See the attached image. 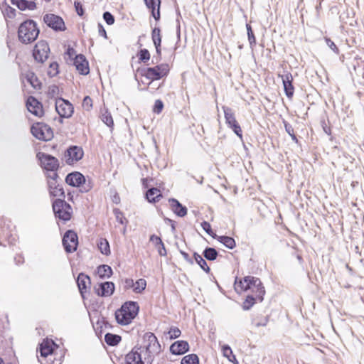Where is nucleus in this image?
Segmentation results:
<instances>
[{"instance_id":"61","label":"nucleus","mask_w":364,"mask_h":364,"mask_svg":"<svg viewBox=\"0 0 364 364\" xmlns=\"http://www.w3.org/2000/svg\"><path fill=\"white\" fill-rule=\"evenodd\" d=\"M146 6L151 11L156 10L155 0H144Z\"/></svg>"},{"instance_id":"34","label":"nucleus","mask_w":364,"mask_h":364,"mask_svg":"<svg viewBox=\"0 0 364 364\" xmlns=\"http://www.w3.org/2000/svg\"><path fill=\"white\" fill-rule=\"evenodd\" d=\"M98 248L100 252L105 255H110V248L108 241L105 238H101L100 242L97 243Z\"/></svg>"},{"instance_id":"52","label":"nucleus","mask_w":364,"mask_h":364,"mask_svg":"<svg viewBox=\"0 0 364 364\" xmlns=\"http://www.w3.org/2000/svg\"><path fill=\"white\" fill-rule=\"evenodd\" d=\"M82 107L83 108L89 111L92 107V100L89 96H85L82 101Z\"/></svg>"},{"instance_id":"31","label":"nucleus","mask_w":364,"mask_h":364,"mask_svg":"<svg viewBox=\"0 0 364 364\" xmlns=\"http://www.w3.org/2000/svg\"><path fill=\"white\" fill-rule=\"evenodd\" d=\"M203 255L206 259L214 261L217 259L218 252L214 247H207L203 250Z\"/></svg>"},{"instance_id":"49","label":"nucleus","mask_w":364,"mask_h":364,"mask_svg":"<svg viewBox=\"0 0 364 364\" xmlns=\"http://www.w3.org/2000/svg\"><path fill=\"white\" fill-rule=\"evenodd\" d=\"M201 227L203 228V230L207 233L209 235L212 236L213 238H216L217 235H213V230H212V228H211V225L210 224L207 222V221H203L201 223Z\"/></svg>"},{"instance_id":"13","label":"nucleus","mask_w":364,"mask_h":364,"mask_svg":"<svg viewBox=\"0 0 364 364\" xmlns=\"http://www.w3.org/2000/svg\"><path fill=\"white\" fill-rule=\"evenodd\" d=\"M55 109L59 116L63 118L70 117L74 112L73 105L62 97L55 100Z\"/></svg>"},{"instance_id":"1","label":"nucleus","mask_w":364,"mask_h":364,"mask_svg":"<svg viewBox=\"0 0 364 364\" xmlns=\"http://www.w3.org/2000/svg\"><path fill=\"white\" fill-rule=\"evenodd\" d=\"M139 311V306L136 301H126L115 311L116 321L122 326L129 325L138 315Z\"/></svg>"},{"instance_id":"58","label":"nucleus","mask_w":364,"mask_h":364,"mask_svg":"<svg viewBox=\"0 0 364 364\" xmlns=\"http://www.w3.org/2000/svg\"><path fill=\"white\" fill-rule=\"evenodd\" d=\"M326 44L336 54L339 53V50L337 48L336 45L330 39V38H326Z\"/></svg>"},{"instance_id":"8","label":"nucleus","mask_w":364,"mask_h":364,"mask_svg":"<svg viewBox=\"0 0 364 364\" xmlns=\"http://www.w3.org/2000/svg\"><path fill=\"white\" fill-rule=\"evenodd\" d=\"M37 157L40 161L41 167L47 172L50 171H58L60 167L58 159L50 154L39 152L37 154Z\"/></svg>"},{"instance_id":"22","label":"nucleus","mask_w":364,"mask_h":364,"mask_svg":"<svg viewBox=\"0 0 364 364\" xmlns=\"http://www.w3.org/2000/svg\"><path fill=\"white\" fill-rule=\"evenodd\" d=\"M168 203L170 204V207L171 210L178 217L183 218L187 215L188 209L187 208L182 205L177 199L176 198H169Z\"/></svg>"},{"instance_id":"9","label":"nucleus","mask_w":364,"mask_h":364,"mask_svg":"<svg viewBox=\"0 0 364 364\" xmlns=\"http://www.w3.org/2000/svg\"><path fill=\"white\" fill-rule=\"evenodd\" d=\"M223 109L225 114V122L228 127L230 128L233 132L241 139L242 138V131L241 127L235 119V114L230 107L223 106Z\"/></svg>"},{"instance_id":"4","label":"nucleus","mask_w":364,"mask_h":364,"mask_svg":"<svg viewBox=\"0 0 364 364\" xmlns=\"http://www.w3.org/2000/svg\"><path fill=\"white\" fill-rule=\"evenodd\" d=\"M138 72L141 76L146 77L152 82L167 76L169 73V66L167 63H161L154 67L138 70Z\"/></svg>"},{"instance_id":"27","label":"nucleus","mask_w":364,"mask_h":364,"mask_svg":"<svg viewBox=\"0 0 364 364\" xmlns=\"http://www.w3.org/2000/svg\"><path fill=\"white\" fill-rule=\"evenodd\" d=\"M218 241H219L220 243H222L223 245H225L228 249H233L235 245V240L233 237L226 235H221V236H216Z\"/></svg>"},{"instance_id":"42","label":"nucleus","mask_w":364,"mask_h":364,"mask_svg":"<svg viewBox=\"0 0 364 364\" xmlns=\"http://www.w3.org/2000/svg\"><path fill=\"white\" fill-rule=\"evenodd\" d=\"M102 121L109 127H112L114 126V121L112 117L109 112L105 111L102 114L101 116Z\"/></svg>"},{"instance_id":"55","label":"nucleus","mask_w":364,"mask_h":364,"mask_svg":"<svg viewBox=\"0 0 364 364\" xmlns=\"http://www.w3.org/2000/svg\"><path fill=\"white\" fill-rule=\"evenodd\" d=\"M74 6H75V11H76L77 15H79L80 16H82L84 15L85 11H84L83 6L81 4V2L75 1Z\"/></svg>"},{"instance_id":"38","label":"nucleus","mask_w":364,"mask_h":364,"mask_svg":"<svg viewBox=\"0 0 364 364\" xmlns=\"http://www.w3.org/2000/svg\"><path fill=\"white\" fill-rule=\"evenodd\" d=\"M59 73V65L57 62L50 63L47 74L50 77H53Z\"/></svg>"},{"instance_id":"19","label":"nucleus","mask_w":364,"mask_h":364,"mask_svg":"<svg viewBox=\"0 0 364 364\" xmlns=\"http://www.w3.org/2000/svg\"><path fill=\"white\" fill-rule=\"evenodd\" d=\"M190 350V346L188 343L186 341L180 340L173 342L169 348V350L171 354L175 355H181Z\"/></svg>"},{"instance_id":"46","label":"nucleus","mask_w":364,"mask_h":364,"mask_svg":"<svg viewBox=\"0 0 364 364\" xmlns=\"http://www.w3.org/2000/svg\"><path fill=\"white\" fill-rule=\"evenodd\" d=\"M137 56L139 57V59L143 63H146L150 59L149 51L146 48L141 49L138 52Z\"/></svg>"},{"instance_id":"3","label":"nucleus","mask_w":364,"mask_h":364,"mask_svg":"<svg viewBox=\"0 0 364 364\" xmlns=\"http://www.w3.org/2000/svg\"><path fill=\"white\" fill-rule=\"evenodd\" d=\"M65 181L70 186L80 188L81 193H87L93 186L92 181L90 179L87 181L85 176L79 171L69 173Z\"/></svg>"},{"instance_id":"20","label":"nucleus","mask_w":364,"mask_h":364,"mask_svg":"<svg viewBox=\"0 0 364 364\" xmlns=\"http://www.w3.org/2000/svg\"><path fill=\"white\" fill-rule=\"evenodd\" d=\"M284 90L286 96L291 99L294 93V87L293 85V77L290 73L282 75Z\"/></svg>"},{"instance_id":"16","label":"nucleus","mask_w":364,"mask_h":364,"mask_svg":"<svg viewBox=\"0 0 364 364\" xmlns=\"http://www.w3.org/2000/svg\"><path fill=\"white\" fill-rule=\"evenodd\" d=\"M26 107L28 110L37 117L43 115V105L36 97L29 96L26 100Z\"/></svg>"},{"instance_id":"35","label":"nucleus","mask_w":364,"mask_h":364,"mask_svg":"<svg viewBox=\"0 0 364 364\" xmlns=\"http://www.w3.org/2000/svg\"><path fill=\"white\" fill-rule=\"evenodd\" d=\"M181 364H200L198 356L195 353L185 355L181 361Z\"/></svg>"},{"instance_id":"32","label":"nucleus","mask_w":364,"mask_h":364,"mask_svg":"<svg viewBox=\"0 0 364 364\" xmlns=\"http://www.w3.org/2000/svg\"><path fill=\"white\" fill-rule=\"evenodd\" d=\"M244 282L245 283V289L246 291L248 289H251L253 287L257 285H260V279L257 277H255L252 276H246L244 277Z\"/></svg>"},{"instance_id":"17","label":"nucleus","mask_w":364,"mask_h":364,"mask_svg":"<svg viewBox=\"0 0 364 364\" xmlns=\"http://www.w3.org/2000/svg\"><path fill=\"white\" fill-rule=\"evenodd\" d=\"M141 346H134L124 358L125 364H144L141 355Z\"/></svg>"},{"instance_id":"51","label":"nucleus","mask_w":364,"mask_h":364,"mask_svg":"<svg viewBox=\"0 0 364 364\" xmlns=\"http://www.w3.org/2000/svg\"><path fill=\"white\" fill-rule=\"evenodd\" d=\"M164 109V102L161 100H156L153 107V112L156 114H160Z\"/></svg>"},{"instance_id":"47","label":"nucleus","mask_w":364,"mask_h":364,"mask_svg":"<svg viewBox=\"0 0 364 364\" xmlns=\"http://www.w3.org/2000/svg\"><path fill=\"white\" fill-rule=\"evenodd\" d=\"M168 334L169 336V339L173 340L180 337L181 335V331L178 327L171 326L168 331Z\"/></svg>"},{"instance_id":"54","label":"nucleus","mask_w":364,"mask_h":364,"mask_svg":"<svg viewBox=\"0 0 364 364\" xmlns=\"http://www.w3.org/2000/svg\"><path fill=\"white\" fill-rule=\"evenodd\" d=\"M123 287L124 290L129 289L131 288H134V280L130 278H126L125 279L122 281Z\"/></svg>"},{"instance_id":"21","label":"nucleus","mask_w":364,"mask_h":364,"mask_svg":"<svg viewBox=\"0 0 364 364\" xmlns=\"http://www.w3.org/2000/svg\"><path fill=\"white\" fill-rule=\"evenodd\" d=\"M56 344L52 340L45 339L40 344L39 352L41 357L46 358L48 355H51L54 350Z\"/></svg>"},{"instance_id":"23","label":"nucleus","mask_w":364,"mask_h":364,"mask_svg":"<svg viewBox=\"0 0 364 364\" xmlns=\"http://www.w3.org/2000/svg\"><path fill=\"white\" fill-rule=\"evenodd\" d=\"M76 282L81 296L84 297V294L91 284L90 277L84 273H80L77 277Z\"/></svg>"},{"instance_id":"2","label":"nucleus","mask_w":364,"mask_h":364,"mask_svg":"<svg viewBox=\"0 0 364 364\" xmlns=\"http://www.w3.org/2000/svg\"><path fill=\"white\" fill-rule=\"evenodd\" d=\"M40 30L35 21L27 19L22 22L18 30V37L20 42L28 44L34 42L38 37Z\"/></svg>"},{"instance_id":"44","label":"nucleus","mask_w":364,"mask_h":364,"mask_svg":"<svg viewBox=\"0 0 364 364\" xmlns=\"http://www.w3.org/2000/svg\"><path fill=\"white\" fill-rule=\"evenodd\" d=\"M113 212L118 223L122 225L126 224L127 223V218L124 216L123 213L119 209L115 208L114 209Z\"/></svg>"},{"instance_id":"33","label":"nucleus","mask_w":364,"mask_h":364,"mask_svg":"<svg viewBox=\"0 0 364 364\" xmlns=\"http://www.w3.org/2000/svg\"><path fill=\"white\" fill-rule=\"evenodd\" d=\"M250 290H252L253 292L255 293L256 298L262 302L264 299V295L265 294V289L263 286V284L260 281V285L255 284L253 288H252Z\"/></svg>"},{"instance_id":"18","label":"nucleus","mask_w":364,"mask_h":364,"mask_svg":"<svg viewBox=\"0 0 364 364\" xmlns=\"http://www.w3.org/2000/svg\"><path fill=\"white\" fill-rule=\"evenodd\" d=\"M73 65L80 75H87L89 74V63L84 55H76L73 58Z\"/></svg>"},{"instance_id":"37","label":"nucleus","mask_w":364,"mask_h":364,"mask_svg":"<svg viewBox=\"0 0 364 364\" xmlns=\"http://www.w3.org/2000/svg\"><path fill=\"white\" fill-rule=\"evenodd\" d=\"M269 321V317L261 316L260 318L256 317L252 319V324L255 327L266 326Z\"/></svg>"},{"instance_id":"59","label":"nucleus","mask_w":364,"mask_h":364,"mask_svg":"<svg viewBox=\"0 0 364 364\" xmlns=\"http://www.w3.org/2000/svg\"><path fill=\"white\" fill-rule=\"evenodd\" d=\"M158 1V9L157 11L156 10L151 11V15L154 18L156 21H159L160 19V4H161V0H157Z\"/></svg>"},{"instance_id":"28","label":"nucleus","mask_w":364,"mask_h":364,"mask_svg":"<svg viewBox=\"0 0 364 364\" xmlns=\"http://www.w3.org/2000/svg\"><path fill=\"white\" fill-rule=\"evenodd\" d=\"M121 340H122V337L117 334L107 333L105 336V341L106 343L110 346H117L118 343H119Z\"/></svg>"},{"instance_id":"5","label":"nucleus","mask_w":364,"mask_h":364,"mask_svg":"<svg viewBox=\"0 0 364 364\" xmlns=\"http://www.w3.org/2000/svg\"><path fill=\"white\" fill-rule=\"evenodd\" d=\"M55 218L64 222L69 221L72 217V207L64 199H55L52 204Z\"/></svg>"},{"instance_id":"39","label":"nucleus","mask_w":364,"mask_h":364,"mask_svg":"<svg viewBox=\"0 0 364 364\" xmlns=\"http://www.w3.org/2000/svg\"><path fill=\"white\" fill-rule=\"evenodd\" d=\"M247 38L250 43V46L251 48H253L256 45V38L252 31V26L250 24H246Z\"/></svg>"},{"instance_id":"24","label":"nucleus","mask_w":364,"mask_h":364,"mask_svg":"<svg viewBox=\"0 0 364 364\" xmlns=\"http://www.w3.org/2000/svg\"><path fill=\"white\" fill-rule=\"evenodd\" d=\"M23 82L24 80L27 81L34 89L40 90L42 87V83L38 80L36 74L32 71H28L22 75Z\"/></svg>"},{"instance_id":"30","label":"nucleus","mask_w":364,"mask_h":364,"mask_svg":"<svg viewBox=\"0 0 364 364\" xmlns=\"http://www.w3.org/2000/svg\"><path fill=\"white\" fill-rule=\"evenodd\" d=\"M194 260L203 271H205L206 273L210 272V269L208 267L206 261L203 258L201 255L197 252L193 253V261Z\"/></svg>"},{"instance_id":"10","label":"nucleus","mask_w":364,"mask_h":364,"mask_svg":"<svg viewBox=\"0 0 364 364\" xmlns=\"http://www.w3.org/2000/svg\"><path fill=\"white\" fill-rule=\"evenodd\" d=\"M84 151L81 146H70L64 153V159L67 164L73 165L82 159Z\"/></svg>"},{"instance_id":"43","label":"nucleus","mask_w":364,"mask_h":364,"mask_svg":"<svg viewBox=\"0 0 364 364\" xmlns=\"http://www.w3.org/2000/svg\"><path fill=\"white\" fill-rule=\"evenodd\" d=\"M151 38L153 43H161V29L159 27H155L151 32Z\"/></svg>"},{"instance_id":"14","label":"nucleus","mask_w":364,"mask_h":364,"mask_svg":"<svg viewBox=\"0 0 364 364\" xmlns=\"http://www.w3.org/2000/svg\"><path fill=\"white\" fill-rule=\"evenodd\" d=\"M44 23L55 31H63L65 30V26L63 19L55 14H47L43 16Z\"/></svg>"},{"instance_id":"29","label":"nucleus","mask_w":364,"mask_h":364,"mask_svg":"<svg viewBox=\"0 0 364 364\" xmlns=\"http://www.w3.org/2000/svg\"><path fill=\"white\" fill-rule=\"evenodd\" d=\"M97 274L101 279L109 278L112 274V269L109 265L102 264L97 267Z\"/></svg>"},{"instance_id":"36","label":"nucleus","mask_w":364,"mask_h":364,"mask_svg":"<svg viewBox=\"0 0 364 364\" xmlns=\"http://www.w3.org/2000/svg\"><path fill=\"white\" fill-rule=\"evenodd\" d=\"M146 287V281L144 279H139L134 283L133 291L136 294L141 293Z\"/></svg>"},{"instance_id":"45","label":"nucleus","mask_w":364,"mask_h":364,"mask_svg":"<svg viewBox=\"0 0 364 364\" xmlns=\"http://www.w3.org/2000/svg\"><path fill=\"white\" fill-rule=\"evenodd\" d=\"M50 195L53 197H57V196L61 197L60 199H64V200L65 198L64 189H63V186L60 185H59V186H58V188H55L54 190H52L51 192L50 193Z\"/></svg>"},{"instance_id":"6","label":"nucleus","mask_w":364,"mask_h":364,"mask_svg":"<svg viewBox=\"0 0 364 364\" xmlns=\"http://www.w3.org/2000/svg\"><path fill=\"white\" fill-rule=\"evenodd\" d=\"M143 340L146 343L144 348L146 354L147 355V358H145V360L151 358L152 360L151 357L154 354L157 355L161 351V344L154 333L151 332L144 333Z\"/></svg>"},{"instance_id":"53","label":"nucleus","mask_w":364,"mask_h":364,"mask_svg":"<svg viewBox=\"0 0 364 364\" xmlns=\"http://www.w3.org/2000/svg\"><path fill=\"white\" fill-rule=\"evenodd\" d=\"M221 350L223 353V355L225 358L230 357V355L233 353L230 346L228 344H224L221 346Z\"/></svg>"},{"instance_id":"41","label":"nucleus","mask_w":364,"mask_h":364,"mask_svg":"<svg viewBox=\"0 0 364 364\" xmlns=\"http://www.w3.org/2000/svg\"><path fill=\"white\" fill-rule=\"evenodd\" d=\"M256 299H257L256 296L248 295L243 302L242 309L246 311L250 310L255 303Z\"/></svg>"},{"instance_id":"60","label":"nucleus","mask_w":364,"mask_h":364,"mask_svg":"<svg viewBox=\"0 0 364 364\" xmlns=\"http://www.w3.org/2000/svg\"><path fill=\"white\" fill-rule=\"evenodd\" d=\"M179 251H180L181 255L183 256V259L188 263H189L190 264H193V263H194L193 259L191 258L187 252L181 250H180Z\"/></svg>"},{"instance_id":"25","label":"nucleus","mask_w":364,"mask_h":364,"mask_svg":"<svg viewBox=\"0 0 364 364\" xmlns=\"http://www.w3.org/2000/svg\"><path fill=\"white\" fill-rule=\"evenodd\" d=\"M11 4L18 7V9L21 11H25L26 9L33 11L36 9V4L33 1L28 0H11Z\"/></svg>"},{"instance_id":"7","label":"nucleus","mask_w":364,"mask_h":364,"mask_svg":"<svg viewBox=\"0 0 364 364\" xmlns=\"http://www.w3.org/2000/svg\"><path fill=\"white\" fill-rule=\"evenodd\" d=\"M31 132L34 137L42 141H48L53 136L51 128L43 123H37L32 125Z\"/></svg>"},{"instance_id":"50","label":"nucleus","mask_w":364,"mask_h":364,"mask_svg":"<svg viewBox=\"0 0 364 364\" xmlns=\"http://www.w3.org/2000/svg\"><path fill=\"white\" fill-rule=\"evenodd\" d=\"M59 92V88L57 85H52L48 87V97L49 98H53L55 97V95H57Z\"/></svg>"},{"instance_id":"62","label":"nucleus","mask_w":364,"mask_h":364,"mask_svg":"<svg viewBox=\"0 0 364 364\" xmlns=\"http://www.w3.org/2000/svg\"><path fill=\"white\" fill-rule=\"evenodd\" d=\"M158 249V252L161 256H166V250L165 248L164 244L162 242L161 244L158 245V246H156Z\"/></svg>"},{"instance_id":"11","label":"nucleus","mask_w":364,"mask_h":364,"mask_svg":"<svg viewBox=\"0 0 364 364\" xmlns=\"http://www.w3.org/2000/svg\"><path fill=\"white\" fill-rule=\"evenodd\" d=\"M62 242L64 250L67 253H72L77 250L78 237L74 230H67L63 237Z\"/></svg>"},{"instance_id":"40","label":"nucleus","mask_w":364,"mask_h":364,"mask_svg":"<svg viewBox=\"0 0 364 364\" xmlns=\"http://www.w3.org/2000/svg\"><path fill=\"white\" fill-rule=\"evenodd\" d=\"M283 124H284V126L286 132L291 136L292 141H294V142L297 143L298 142V139H297L296 136L294 134V128L291 126V124H290L289 122H287L285 120L283 121Z\"/></svg>"},{"instance_id":"63","label":"nucleus","mask_w":364,"mask_h":364,"mask_svg":"<svg viewBox=\"0 0 364 364\" xmlns=\"http://www.w3.org/2000/svg\"><path fill=\"white\" fill-rule=\"evenodd\" d=\"M149 240L152 242H154L156 246H158V245L163 242L161 237L156 235H151L150 236Z\"/></svg>"},{"instance_id":"12","label":"nucleus","mask_w":364,"mask_h":364,"mask_svg":"<svg viewBox=\"0 0 364 364\" xmlns=\"http://www.w3.org/2000/svg\"><path fill=\"white\" fill-rule=\"evenodd\" d=\"M49 52L50 48L47 42L40 41L34 46L33 57L36 62L43 63L48 59Z\"/></svg>"},{"instance_id":"26","label":"nucleus","mask_w":364,"mask_h":364,"mask_svg":"<svg viewBox=\"0 0 364 364\" xmlns=\"http://www.w3.org/2000/svg\"><path fill=\"white\" fill-rule=\"evenodd\" d=\"M145 197L149 203H154L162 198V194L157 188H151L146 191Z\"/></svg>"},{"instance_id":"57","label":"nucleus","mask_w":364,"mask_h":364,"mask_svg":"<svg viewBox=\"0 0 364 364\" xmlns=\"http://www.w3.org/2000/svg\"><path fill=\"white\" fill-rule=\"evenodd\" d=\"M47 183L49 193H50L52 190H54L55 188H58V186H59L60 185L58 183V181L47 180Z\"/></svg>"},{"instance_id":"48","label":"nucleus","mask_w":364,"mask_h":364,"mask_svg":"<svg viewBox=\"0 0 364 364\" xmlns=\"http://www.w3.org/2000/svg\"><path fill=\"white\" fill-rule=\"evenodd\" d=\"M102 17L104 21L107 23V24L111 26L114 23V16L109 11H105L103 13Z\"/></svg>"},{"instance_id":"64","label":"nucleus","mask_w":364,"mask_h":364,"mask_svg":"<svg viewBox=\"0 0 364 364\" xmlns=\"http://www.w3.org/2000/svg\"><path fill=\"white\" fill-rule=\"evenodd\" d=\"M6 14H7V16L10 18H14L15 16H16V9L11 7V6H8L6 9Z\"/></svg>"},{"instance_id":"56","label":"nucleus","mask_w":364,"mask_h":364,"mask_svg":"<svg viewBox=\"0 0 364 364\" xmlns=\"http://www.w3.org/2000/svg\"><path fill=\"white\" fill-rule=\"evenodd\" d=\"M46 178H47V180H53V181H58L60 179L57 173V171H48Z\"/></svg>"},{"instance_id":"15","label":"nucleus","mask_w":364,"mask_h":364,"mask_svg":"<svg viewBox=\"0 0 364 364\" xmlns=\"http://www.w3.org/2000/svg\"><path fill=\"white\" fill-rule=\"evenodd\" d=\"M115 286L112 282H105L97 284L95 287V293L102 297H107L112 295L114 292Z\"/></svg>"}]
</instances>
